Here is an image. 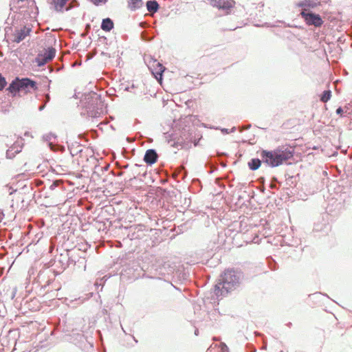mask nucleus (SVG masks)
<instances>
[{"mask_svg":"<svg viewBox=\"0 0 352 352\" xmlns=\"http://www.w3.org/2000/svg\"><path fill=\"white\" fill-rule=\"evenodd\" d=\"M261 156L263 162L271 167L278 166L294 156V150L278 147L273 151H262Z\"/></svg>","mask_w":352,"mask_h":352,"instance_id":"obj_1","label":"nucleus"},{"mask_svg":"<svg viewBox=\"0 0 352 352\" xmlns=\"http://www.w3.org/2000/svg\"><path fill=\"white\" fill-rule=\"evenodd\" d=\"M239 278L234 270H227L221 279L214 287V293L217 298L223 297L239 283Z\"/></svg>","mask_w":352,"mask_h":352,"instance_id":"obj_2","label":"nucleus"},{"mask_svg":"<svg viewBox=\"0 0 352 352\" xmlns=\"http://www.w3.org/2000/svg\"><path fill=\"white\" fill-rule=\"evenodd\" d=\"M38 89L35 81L28 78H16L7 88L12 96H21L32 93Z\"/></svg>","mask_w":352,"mask_h":352,"instance_id":"obj_3","label":"nucleus"},{"mask_svg":"<svg viewBox=\"0 0 352 352\" xmlns=\"http://www.w3.org/2000/svg\"><path fill=\"white\" fill-rule=\"evenodd\" d=\"M301 16L304 19L305 23L308 25H314L315 27H320L323 21L319 14L307 12V10L304 9L300 12Z\"/></svg>","mask_w":352,"mask_h":352,"instance_id":"obj_4","label":"nucleus"},{"mask_svg":"<svg viewBox=\"0 0 352 352\" xmlns=\"http://www.w3.org/2000/svg\"><path fill=\"white\" fill-rule=\"evenodd\" d=\"M208 1L212 6L223 10L227 13H228L235 5V2L233 0H208Z\"/></svg>","mask_w":352,"mask_h":352,"instance_id":"obj_5","label":"nucleus"},{"mask_svg":"<svg viewBox=\"0 0 352 352\" xmlns=\"http://www.w3.org/2000/svg\"><path fill=\"white\" fill-rule=\"evenodd\" d=\"M148 67L155 78L161 82L162 80V74L165 70V67L156 60H153L150 62Z\"/></svg>","mask_w":352,"mask_h":352,"instance_id":"obj_6","label":"nucleus"},{"mask_svg":"<svg viewBox=\"0 0 352 352\" xmlns=\"http://www.w3.org/2000/svg\"><path fill=\"white\" fill-rule=\"evenodd\" d=\"M32 28L30 26H23L21 29L16 30L13 34L12 41L17 43H20L30 36Z\"/></svg>","mask_w":352,"mask_h":352,"instance_id":"obj_7","label":"nucleus"},{"mask_svg":"<svg viewBox=\"0 0 352 352\" xmlns=\"http://www.w3.org/2000/svg\"><path fill=\"white\" fill-rule=\"evenodd\" d=\"M56 50L53 47L48 48L43 54L39 55L37 58L38 65H43L52 60L55 56Z\"/></svg>","mask_w":352,"mask_h":352,"instance_id":"obj_8","label":"nucleus"},{"mask_svg":"<svg viewBox=\"0 0 352 352\" xmlns=\"http://www.w3.org/2000/svg\"><path fill=\"white\" fill-rule=\"evenodd\" d=\"M22 150V145L19 142H14L6 151V156L8 158L12 159L15 157L16 153H19Z\"/></svg>","mask_w":352,"mask_h":352,"instance_id":"obj_9","label":"nucleus"},{"mask_svg":"<svg viewBox=\"0 0 352 352\" xmlns=\"http://www.w3.org/2000/svg\"><path fill=\"white\" fill-rule=\"evenodd\" d=\"M157 159V154L153 149L147 150L144 160L146 164H153L156 162Z\"/></svg>","mask_w":352,"mask_h":352,"instance_id":"obj_10","label":"nucleus"},{"mask_svg":"<svg viewBox=\"0 0 352 352\" xmlns=\"http://www.w3.org/2000/svg\"><path fill=\"white\" fill-rule=\"evenodd\" d=\"M143 4L142 0H127L128 8L132 11L141 8Z\"/></svg>","mask_w":352,"mask_h":352,"instance_id":"obj_11","label":"nucleus"},{"mask_svg":"<svg viewBox=\"0 0 352 352\" xmlns=\"http://www.w3.org/2000/svg\"><path fill=\"white\" fill-rule=\"evenodd\" d=\"M113 28V21L107 18L102 20L101 28L102 30L109 32Z\"/></svg>","mask_w":352,"mask_h":352,"instance_id":"obj_12","label":"nucleus"},{"mask_svg":"<svg viewBox=\"0 0 352 352\" xmlns=\"http://www.w3.org/2000/svg\"><path fill=\"white\" fill-rule=\"evenodd\" d=\"M146 8L150 12L155 13L159 9V4L156 1H148L146 2Z\"/></svg>","mask_w":352,"mask_h":352,"instance_id":"obj_13","label":"nucleus"},{"mask_svg":"<svg viewBox=\"0 0 352 352\" xmlns=\"http://www.w3.org/2000/svg\"><path fill=\"white\" fill-rule=\"evenodd\" d=\"M12 2L13 4L17 5L19 7H22L24 2H28V3L30 4L31 6H34L36 11L38 10L34 0H12Z\"/></svg>","mask_w":352,"mask_h":352,"instance_id":"obj_14","label":"nucleus"},{"mask_svg":"<svg viewBox=\"0 0 352 352\" xmlns=\"http://www.w3.org/2000/svg\"><path fill=\"white\" fill-rule=\"evenodd\" d=\"M261 164V161L259 159H252L248 162V166L251 170H257Z\"/></svg>","mask_w":352,"mask_h":352,"instance_id":"obj_15","label":"nucleus"},{"mask_svg":"<svg viewBox=\"0 0 352 352\" xmlns=\"http://www.w3.org/2000/svg\"><path fill=\"white\" fill-rule=\"evenodd\" d=\"M67 1L68 0H52V3L56 10L62 11Z\"/></svg>","mask_w":352,"mask_h":352,"instance_id":"obj_16","label":"nucleus"},{"mask_svg":"<svg viewBox=\"0 0 352 352\" xmlns=\"http://www.w3.org/2000/svg\"><path fill=\"white\" fill-rule=\"evenodd\" d=\"M331 97V91L330 90H327L323 91L322 94L320 96V100L323 102H327L330 100Z\"/></svg>","mask_w":352,"mask_h":352,"instance_id":"obj_17","label":"nucleus"},{"mask_svg":"<svg viewBox=\"0 0 352 352\" xmlns=\"http://www.w3.org/2000/svg\"><path fill=\"white\" fill-rule=\"evenodd\" d=\"M7 85V81L5 77L0 73V91L3 90Z\"/></svg>","mask_w":352,"mask_h":352,"instance_id":"obj_18","label":"nucleus"},{"mask_svg":"<svg viewBox=\"0 0 352 352\" xmlns=\"http://www.w3.org/2000/svg\"><path fill=\"white\" fill-rule=\"evenodd\" d=\"M95 5H98L100 3L105 2L106 0H91Z\"/></svg>","mask_w":352,"mask_h":352,"instance_id":"obj_19","label":"nucleus"},{"mask_svg":"<svg viewBox=\"0 0 352 352\" xmlns=\"http://www.w3.org/2000/svg\"><path fill=\"white\" fill-rule=\"evenodd\" d=\"M336 113L338 114H340V115H342V113H343V110L341 107H339L337 110H336Z\"/></svg>","mask_w":352,"mask_h":352,"instance_id":"obj_20","label":"nucleus"},{"mask_svg":"<svg viewBox=\"0 0 352 352\" xmlns=\"http://www.w3.org/2000/svg\"><path fill=\"white\" fill-rule=\"evenodd\" d=\"M4 217V214L3 212H0V223L3 221Z\"/></svg>","mask_w":352,"mask_h":352,"instance_id":"obj_21","label":"nucleus"},{"mask_svg":"<svg viewBox=\"0 0 352 352\" xmlns=\"http://www.w3.org/2000/svg\"><path fill=\"white\" fill-rule=\"evenodd\" d=\"M298 6L300 7H303L305 6V4L303 3H300L298 4Z\"/></svg>","mask_w":352,"mask_h":352,"instance_id":"obj_22","label":"nucleus"}]
</instances>
